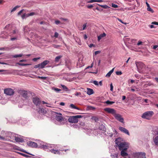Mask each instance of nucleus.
<instances>
[{"instance_id":"29","label":"nucleus","mask_w":158,"mask_h":158,"mask_svg":"<svg viewBox=\"0 0 158 158\" xmlns=\"http://www.w3.org/2000/svg\"><path fill=\"white\" fill-rule=\"evenodd\" d=\"M62 57V56L60 55L56 56L55 59V61L56 62H57Z\"/></svg>"},{"instance_id":"60","label":"nucleus","mask_w":158,"mask_h":158,"mask_svg":"<svg viewBox=\"0 0 158 158\" xmlns=\"http://www.w3.org/2000/svg\"><path fill=\"white\" fill-rule=\"evenodd\" d=\"M47 79L46 77H41L40 79L42 80H46Z\"/></svg>"},{"instance_id":"51","label":"nucleus","mask_w":158,"mask_h":158,"mask_svg":"<svg viewBox=\"0 0 158 158\" xmlns=\"http://www.w3.org/2000/svg\"><path fill=\"white\" fill-rule=\"evenodd\" d=\"M28 14L29 16H33L35 14V13L33 12H32L30 13H28Z\"/></svg>"},{"instance_id":"18","label":"nucleus","mask_w":158,"mask_h":158,"mask_svg":"<svg viewBox=\"0 0 158 158\" xmlns=\"http://www.w3.org/2000/svg\"><path fill=\"white\" fill-rule=\"evenodd\" d=\"M38 112L39 114L44 115L46 113L47 111L42 108H39L38 110Z\"/></svg>"},{"instance_id":"45","label":"nucleus","mask_w":158,"mask_h":158,"mask_svg":"<svg viewBox=\"0 0 158 158\" xmlns=\"http://www.w3.org/2000/svg\"><path fill=\"white\" fill-rule=\"evenodd\" d=\"M94 2H96V0H91L87 2V3H93Z\"/></svg>"},{"instance_id":"63","label":"nucleus","mask_w":158,"mask_h":158,"mask_svg":"<svg viewBox=\"0 0 158 158\" xmlns=\"http://www.w3.org/2000/svg\"><path fill=\"white\" fill-rule=\"evenodd\" d=\"M25 16H26L25 14H24L23 15H22L21 16L22 18L23 19L25 18H26Z\"/></svg>"},{"instance_id":"36","label":"nucleus","mask_w":158,"mask_h":158,"mask_svg":"<svg viewBox=\"0 0 158 158\" xmlns=\"http://www.w3.org/2000/svg\"><path fill=\"white\" fill-rule=\"evenodd\" d=\"M61 85L62 87V88L64 90H65L66 91H68V89L66 86H65V85Z\"/></svg>"},{"instance_id":"8","label":"nucleus","mask_w":158,"mask_h":158,"mask_svg":"<svg viewBox=\"0 0 158 158\" xmlns=\"http://www.w3.org/2000/svg\"><path fill=\"white\" fill-rule=\"evenodd\" d=\"M136 158H146V154L144 152H136L134 153L133 155Z\"/></svg>"},{"instance_id":"26","label":"nucleus","mask_w":158,"mask_h":158,"mask_svg":"<svg viewBox=\"0 0 158 158\" xmlns=\"http://www.w3.org/2000/svg\"><path fill=\"white\" fill-rule=\"evenodd\" d=\"M114 68H113L111 70H110L106 75V77H110L111 74L113 72Z\"/></svg>"},{"instance_id":"58","label":"nucleus","mask_w":158,"mask_h":158,"mask_svg":"<svg viewBox=\"0 0 158 158\" xmlns=\"http://www.w3.org/2000/svg\"><path fill=\"white\" fill-rule=\"evenodd\" d=\"M23 9H22L20 11L18 14V15H19L21 14V13H22L23 11Z\"/></svg>"},{"instance_id":"61","label":"nucleus","mask_w":158,"mask_h":158,"mask_svg":"<svg viewBox=\"0 0 158 158\" xmlns=\"http://www.w3.org/2000/svg\"><path fill=\"white\" fill-rule=\"evenodd\" d=\"M142 43V42L141 41H139L138 42L137 44V45L139 46V45H141Z\"/></svg>"},{"instance_id":"13","label":"nucleus","mask_w":158,"mask_h":158,"mask_svg":"<svg viewBox=\"0 0 158 158\" xmlns=\"http://www.w3.org/2000/svg\"><path fill=\"white\" fill-rule=\"evenodd\" d=\"M135 64L138 70H140L144 67V64L141 62H135Z\"/></svg>"},{"instance_id":"25","label":"nucleus","mask_w":158,"mask_h":158,"mask_svg":"<svg viewBox=\"0 0 158 158\" xmlns=\"http://www.w3.org/2000/svg\"><path fill=\"white\" fill-rule=\"evenodd\" d=\"M106 35V34L105 33H103L102 34H100L99 35L98 37V40L99 41L101 39L105 37Z\"/></svg>"},{"instance_id":"28","label":"nucleus","mask_w":158,"mask_h":158,"mask_svg":"<svg viewBox=\"0 0 158 158\" xmlns=\"http://www.w3.org/2000/svg\"><path fill=\"white\" fill-rule=\"evenodd\" d=\"M16 64H18L20 66H27V65H31V64H23V63H21L19 62H17L16 63Z\"/></svg>"},{"instance_id":"1","label":"nucleus","mask_w":158,"mask_h":158,"mask_svg":"<svg viewBox=\"0 0 158 158\" xmlns=\"http://www.w3.org/2000/svg\"><path fill=\"white\" fill-rule=\"evenodd\" d=\"M5 28L7 31H4L0 36V37L2 38H7L8 36H12V35L16 34L18 32V30L13 28V26L12 24H9L6 25L5 27Z\"/></svg>"},{"instance_id":"11","label":"nucleus","mask_w":158,"mask_h":158,"mask_svg":"<svg viewBox=\"0 0 158 158\" xmlns=\"http://www.w3.org/2000/svg\"><path fill=\"white\" fill-rule=\"evenodd\" d=\"M113 116L116 120L121 123H124V119L122 117L121 115L118 114H117L116 112Z\"/></svg>"},{"instance_id":"3","label":"nucleus","mask_w":158,"mask_h":158,"mask_svg":"<svg viewBox=\"0 0 158 158\" xmlns=\"http://www.w3.org/2000/svg\"><path fill=\"white\" fill-rule=\"evenodd\" d=\"M18 93L20 96L25 99L28 98V95L30 94V92L29 91L24 89L18 90Z\"/></svg>"},{"instance_id":"34","label":"nucleus","mask_w":158,"mask_h":158,"mask_svg":"<svg viewBox=\"0 0 158 158\" xmlns=\"http://www.w3.org/2000/svg\"><path fill=\"white\" fill-rule=\"evenodd\" d=\"M34 68L35 69L38 68L39 69H42V68H41V66L40 64H39L35 65L34 66Z\"/></svg>"},{"instance_id":"27","label":"nucleus","mask_w":158,"mask_h":158,"mask_svg":"<svg viewBox=\"0 0 158 158\" xmlns=\"http://www.w3.org/2000/svg\"><path fill=\"white\" fill-rule=\"evenodd\" d=\"M69 108H71L72 109H76L78 110H80L79 108L77 107L75 105L73 104H70L69 106Z\"/></svg>"},{"instance_id":"21","label":"nucleus","mask_w":158,"mask_h":158,"mask_svg":"<svg viewBox=\"0 0 158 158\" xmlns=\"http://www.w3.org/2000/svg\"><path fill=\"white\" fill-rule=\"evenodd\" d=\"M49 61L48 60H45L43 62L40 63L41 68H43L47 64L49 63Z\"/></svg>"},{"instance_id":"57","label":"nucleus","mask_w":158,"mask_h":158,"mask_svg":"<svg viewBox=\"0 0 158 158\" xmlns=\"http://www.w3.org/2000/svg\"><path fill=\"white\" fill-rule=\"evenodd\" d=\"M95 45L93 44H91L89 45V47L90 48H91L92 47H95Z\"/></svg>"},{"instance_id":"24","label":"nucleus","mask_w":158,"mask_h":158,"mask_svg":"<svg viewBox=\"0 0 158 158\" xmlns=\"http://www.w3.org/2000/svg\"><path fill=\"white\" fill-rule=\"evenodd\" d=\"M87 93L88 94L90 95L94 93V91L93 89L88 88L87 89Z\"/></svg>"},{"instance_id":"4","label":"nucleus","mask_w":158,"mask_h":158,"mask_svg":"<svg viewBox=\"0 0 158 158\" xmlns=\"http://www.w3.org/2000/svg\"><path fill=\"white\" fill-rule=\"evenodd\" d=\"M83 116L77 115L70 116L68 119V121L72 123H76L78 121V118L83 117Z\"/></svg>"},{"instance_id":"39","label":"nucleus","mask_w":158,"mask_h":158,"mask_svg":"<svg viewBox=\"0 0 158 158\" xmlns=\"http://www.w3.org/2000/svg\"><path fill=\"white\" fill-rule=\"evenodd\" d=\"M147 10L148 11L151 12L152 13H153L154 12L153 10L150 7V6L147 7Z\"/></svg>"},{"instance_id":"64","label":"nucleus","mask_w":158,"mask_h":158,"mask_svg":"<svg viewBox=\"0 0 158 158\" xmlns=\"http://www.w3.org/2000/svg\"><path fill=\"white\" fill-rule=\"evenodd\" d=\"M108 135H109V136L110 137H112L113 135V134H112V133H109L108 134Z\"/></svg>"},{"instance_id":"12","label":"nucleus","mask_w":158,"mask_h":158,"mask_svg":"<svg viewBox=\"0 0 158 158\" xmlns=\"http://www.w3.org/2000/svg\"><path fill=\"white\" fill-rule=\"evenodd\" d=\"M32 101L33 103L36 106L40 105L41 102V100L39 98L37 97L33 98Z\"/></svg>"},{"instance_id":"9","label":"nucleus","mask_w":158,"mask_h":158,"mask_svg":"<svg viewBox=\"0 0 158 158\" xmlns=\"http://www.w3.org/2000/svg\"><path fill=\"white\" fill-rule=\"evenodd\" d=\"M4 93L8 96H12L15 94L14 89L10 88H7L4 89Z\"/></svg>"},{"instance_id":"37","label":"nucleus","mask_w":158,"mask_h":158,"mask_svg":"<svg viewBox=\"0 0 158 158\" xmlns=\"http://www.w3.org/2000/svg\"><path fill=\"white\" fill-rule=\"evenodd\" d=\"M91 118L92 119L94 120L95 122H97L99 120L98 118L96 117H95V116Z\"/></svg>"},{"instance_id":"6","label":"nucleus","mask_w":158,"mask_h":158,"mask_svg":"<svg viewBox=\"0 0 158 158\" xmlns=\"http://www.w3.org/2000/svg\"><path fill=\"white\" fill-rule=\"evenodd\" d=\"M1 136L0 135V139L3 140H8L7 139H6L7 137H9L10 136V135H12L11 133L10 132H6L4 131H2L1 132Z\"/></svg>"},{"instance_id":"42","label":"nucleus","mask_w":158,"mask_h":158,"mask_svg":"<svg viewBox=\"0 0 158 158\" xmlns=\"http://www.w3.org/2000/svg\"><path fill=\"white\" fill-rule=\"evenodd\" d=\"M21 151L23 152H24L25 153H26L27 154H29V155H31L34 156V155H33L32 154L29 153L28 152L26 151L25 150H22Z\"/></svg>"},{"instance_id":"22","label":"nucleus","mask_w":158,"mask_h":158,"mask_svg":"<svg viewBox=\"0 0 158 158\" xmlns=\"http://www.w3.org/2000/svg\"><path fill=\"white\" fill-rule=\"evenodd\" d=\"M99 129L100 130L103 131L105 133V134H106L105 132L106 131V128L104 125L102 124L100 125L99 127Z\"/></svg>"},{"instance_id":"43","label":"nucleus","mask_w":158,"mask_h":158,"mask_svg":"<svg viewBox=\"0 0 158 158\" xmlns=\"http://www.w3.org/2000/svg\"><path fill=\"white\" fill-rule=\"evenodd\" d=\"M58 35H59V34L56 32L55 33V34H54V36L55 37L57 38L58 37Z\"/></svg>"},{"instance_id":"52","label":"nucleus","mask_w":158,"mask_h":158,"mask_svg":"<svg viewBox=\"0 0 158 158\" xmlns=\"http://www.w3.org/2000/svg\"><path fill=\"white\" fill-rule=\"evenodd\" d=\"M86 27V24H84L83 26L82 30H84L85 29Z\"/></svg>"},{"instance_id":"7","label":"nucleus","mask_w":158,"mask_h":158,"mask_svg":"<svg viewBox=\"0 0 158 158\" xmlns=\"http://www.w3.org/2000/svg\"><path fill=\"white\" fill-rule=\"evenodd\" d=\"M57 115L56 116V119L57 121L61 123L62 122L61 124H64L65 123V122H66L65 120H64V118L62 117V114L60 113H56Z\"/></svg>"},{"instance_id":"30","label":"nucleus","mask_w":158,"mask_h":158,"mask_svg":"<svg viewBox=\"0 0 158 158\" xmlns=\"http://www.w3.org/2000/svg\"><path fill=\"white\" fill-rule=\"evenodd\" d=\"M23 54H18V55H13L12 56V57H13L14 58H16L18 57H22L23 56Z\"/></svg>"},{"instance_id":"33","label":"nucleus","mask_w":158,"mask_h":158,"mask_svg":"<svg viewBox=\"0 0 158 158\" xmlns=\"http://www.w3.org/2000/svg\"><path fill=\"white\" fill-rule=\"evenodd\" d=\"M20 7V6H16L14 7L11 10V13H12L14 11H15L18 8Z\"/></svg>"},{"instance_id":"2","label":"nucleus","mask_w":158,"mask_h":158,"mask_svg":"<svg viewBox=\"0 0 158 158\" xmlns=\"http://www.w3.org/2000/svg\"><path fill=\"white\" fill-rule=\"evenodd\" d=\"M115 143L116 146L118 147L119 150H127L128 148L127 144L125 142H121V138H118L115 140Z\"/></svg>"},{"instance_id":"35","label":"nucleus","mask_w":158,"mask_h":158,"mask_svg":"<svg viewBox=\"0 0 158 158\" xmlns=\"http://www.w3.org/2000/svg\"><path fill=\"white\" fill-rule=\"evenodd\" d=\"M19 154L22 156H24V157H26L27 158H30V157H31V156H28V155H27L26 154H23V153H19Z\"/></svg>"},{"instance_id":"19","label":"nucleus","mask_w":158,"mask_h":158,"mask_svg":"<svg viewBox=\"0 0 158 158\" xmlns=\"http://www.w3.org/2000/svg\"><path fill=\"white\" fill-rule=\"evenodd\" d=\"M153 141L155 145L157 147H158V135L153 138Z\"/></svg>"},{"instance_id":"23","label":"nucleus","mask_w":158,"mask_h":158,"mask_svg":"<svg viewBox=\"0 0 158 158\" xmlns=\"http://www.w3.org/2000/svg\"><path fill=\"white\" fill-rule=\"evenodd\" d=\"M127 150H121V155L123 156H127L128 155V154L126 152V151Z\"/></svg>"},{"instance_id":"15","label":"nucleus","mask_w":158,"mask_h":158,"mask_svg":"<svg viewBox=\"0 0 158 158\" xmlns=\"http://www.w3.org/2000/svg\"><path fill=\"white\" fill-rule=\"evenodd\" d=\"M118 129L119 130L122 132H123L128 135H130V133L129 132V131L125 128L122 127H119Z\"/></svg>"},{"instance_id":"38","label":"nucleus","mask_w":158,"mask_h":158,"mask_svg":"<svg viewBox=\"0 0 158 158\" xmlns=\"http://www.w3.org/2000/svg\"><path fill=\"white\" fill-rule=\"evenodd\" d=\"M12 135H10V136H9V137L11 139H13L14 138H15V136L16 135L14 133H11Z\"/></svg>"},{"instance_id":"62","label":"nucleus","mask_w":158,"mask_h":158,"mask_svg":"<svg viewBox=\"0 0 158 158\" xmlns=\"http://www.w3.org/2000/svg\"><path fill=\"white\" fill-rule=\"evenodd\" d=\"M149 26L150 28H151L155 27L153 24L149 25Z\"/></svg>"},{"instance_id":"17","label":"nucleus","mask_w":158,"mask_h":158,"mask_svg":"<svg viewBox=\"0 0 158 158\" xmlns=\"http://www.w3.org/2000/svg\"><path fill=\"white\" fill-rule=\"evenodd\" d=\"M15 140L16 142H22L23 141L24 139L23 138L20 136H15Z\"/></svg>"},{"instance_id":"47","label":"nucleus","mask_w":158,"mask_h":158,"mask_svg":"<svg viewBox=\"0 0 158 158\" xmlns=\"http://www.w3.org/2000/svg\"><path fill=\"white\" fill-rule=\"evenodd\" d=\"M53 47L56 48H58L60 47V46L59 45L53 44Z\"/></svg>"},{"instance_id":"53","label":"nucleus","mask_w":158,"mask_h":158,"mask_svg":"<svg viewBox=\"0 0 158 158\" xmlns=\"http://www.w3.org/2000/svg\"><path fill=\"white\" fill-rule=\"evenodd\" d=\"M152 24L153 25H158V22H153L152 23Z\"/></svg>"},{"instance_id":"40","label":"nucleus","mask_w":158,"mask_h":158,"mask_svg":"<svg viewBox=\"0 0 158 158\" xmlns=\"http://www.w3.org/2000/svg\"><path fill=\"white\" fill-rule=\"evenodd\" d=\"M53 89H54L56 92H59L61 91V89L57 88H54Z\"/></svg>"},{"instance_id":"48","label":"nucleus","mask_w":158,"mask_h":158,"mask_svg":"<svg viewBox=\"0 0 158 158\" xmlns=\"http://www.w3.org/2000/svg\"><path fill=\"white\" fill-rule=\"evenodd\" d=\"M60 23V22L58 20L55 21V23L56 25H58Z\"/></svg>"},{"instance_id":"46","label":"nucleus","mask_w":158,"mask_h":158,"mask_svg":"<svg viewBox=\"0 0 158 158\" xmlns=\"http://www.w3.org/2000/svg\"><path fill=\"white\" fill-rule=\"evenodd\" d=\"M93 83L96 85H98V81H93Z\"/></svg>"},{"instance_id":"5","label":"nucleus","mask_w":158,"mask_h":158,"mask_svg":"<svg viewBox=\"0 0 158 158\" xmlns=\"http://www.w3.org/2000/svg\"><path fill=\"white\" fill-rule=\"evenodd\" d=\"M154 112L153 111H148L143 113L141 117L147 120H150L151 117L154 114Z\"/></svg>"},{"instance_id":"49","label":"nucleus","mask_w":158,"mask_h":158,"mask_svg":"<svg viewBox=\"0 0 158 158\" xmlns=\"http://www.w3.org/2000/svg\"><path fill=\"white\" fill-rule=\"evenodd\" d=\"M116 73L117 75H121L122 73L121 71H117Z\"/></svg>"},{"instance_id":"10","label":"nucleus","mask_w":158,"mask_h":158,"mask_svg":"<svg viewBox=\"0 0 158 158\" xmlns=\"http://www.w3.org/2000/svg\"><path fill=\"white\" fill-rule=\"evenodd\" d=\"M42 143L43 144H41V148H42L44 150L49 149L50 148H53L54 145L52 144H47V143H44L43 142H42Z\"/></svg>"},{"instance_id":"54","label":"nucleus","mask_w":158,"mask_h":158,"mask_svg":"<svg viewBox=\"0 0 158 158\" xmlns=\"http://www.w3.org/2000/svg\"><path fill=\"white\" fill-rule=\"evenodd\" d=\"M101 52V51H95V55H96L98 54L99 53H100Z\"/></svg>"},{"instance_id":"31","label":"nucleus","mask_w":158,"mask_h":158,"mask_svg":"<svg viewBox=\"0 0 158 158\" xmlns=\"http://www.w3.org/2000/svg\"><path fill=\"white\" fill-rule=\"evenodd\" d=\"M114 102L110 101L109 100H108L105 102V103L107 105H112L114 104Z\"/></svg>"},{"instance_id":"20","label":"nucleus","mask_w":158,"mask_h":158,"mask_svg":"<svg viewBox=\"0 0 158 158\" xmlns=\"http://www.w3.org/2000/svg\"><path fill=\"white\" fill-rule=\"evenodd\" d=\"M49 151L51 152V153L54 154H58L59 155H60V151L58 150H54L53 149H51L49 150Z\"/></svg>"},{"instance_id":"16","label":"nucleus","mask_w":158,"mask_h":158,"mask_svg":"<svg viewBox=\"0 0 158 158\" xmlns=\"http://www.w3.org/2000/svg\"><path fill=\"white\" fill-rule=\"evenodd\" d=\"M27 144L29 146L32 148H36L38 145L36 143L31 141L28 142Z\"/></svg>"},{"instance_id":"32","label":"nucleus","mask_w":158,"mask_h":158,"mask_svg":"<svg viewBox=\"0 0 158 158\" xmlns=\"http://www.w3.org/2000/svg\"><path fill=\"white\" fill-rule=\"evenodd\" d=\"M98 5L99 6L102 7L105 9H107L108 8H109V7L107 5H101L99 4H98Z\"/></svg>"},{"instance_id":"59","label":"nucleus","mask_w":158,"mask_h":158,"mask_svg":"<svg viewBox=\"0 0 158 158\" xmlns=\"http://www.w3.org/2000/svg\"><path fill=\"white\" fill-rule=\"evenodd\" d=\"M93 7V6L92 5H88L87 7L88 8H90Z\"/></svg>"},{"instance_id":"55","label":"nucleus","mask_w":158,"mask_h":158,"mask_svg":"<svg viewBox=\"0 0 158 158\" xmlns=\"http://www.w3.org/2000/svg\"><path fill=\"white\" fill-rule=\"evenodd\" d=\"M17 39V37H13V38H10V40H11V41H14L15 40H16Z\"/></svg>"},{"instance_id":"44","label":"nucleus","mask_w":158,"mask_h":158,"mask_svg":"<svg viewBox=\"0 0 158 158\" xmlns=\"http://www.w3.org/2000/svg\"><path fill=\"white\" fill-rule=\"evenodd\" d=\"M88 107L89 110H94L95 109V108L94 107L91 106H88Z\"/></svg>"},{"instance_id":"41","label":"nucleus","mask_w":158,"mask_h":158,"mask_svg":"<svg viewBox=\"0 0 158 158\" xmlns=\"http://www.w3.org/2000/svg\"><path fill=\"white\" fill-rule=\"evenodd\" d=\"M111 6L112 7L115 8H116L118 7V6L117 5L113 3H112Z\"/></svg>"},{"instance_id":"56","label":"nucleus","mask_w":158,"mask_h":158,"mask_svg":"<svg viewBox=\"0 0 158 158\" xmlns=\"http://www.w3.org/2000/svg\"><path fill=\"white\" fill-rule=\"evenodd\" d=\"M81 94V93L80 92H76V93L75 94V95H76V96H78L79 95H80Z\"/></svg>"},{"instance_id":"14","label":"nucleus","mask_w":158,"mask_h":158,"mask_svg":"<svg viewBox=\"0 0 158 158\" xmlns=\"http://www.w3.org/2000/svg\"><path fill=\"white\" fill-rule=\"evenodd\" d=\"M104 110L108 113L112 114L113 115L116 112L114 109L110 108H105L104 109Z\"/></svg>"},{"instance_id":"50","label":"nucleus","mask_w":158,"mask_h":158,"mask_svg":"<svg viewBox=\"0 0 158 158\" xmlns=\"http://www.w3.org/2000/svg\"><path fill=\"white\" fill-rule=\"evenodd\" d=\"M110 91H113V86L112 84L111 83L110 84Z\"/></svg>"}]
</instances>
